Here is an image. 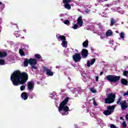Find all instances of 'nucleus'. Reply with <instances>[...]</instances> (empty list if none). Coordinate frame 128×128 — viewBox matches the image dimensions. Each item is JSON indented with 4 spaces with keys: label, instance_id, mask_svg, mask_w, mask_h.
<instances>
[{
    "label": "nucleus",
    "instance_id": "obj_1",
    "mask_svg": "<svg viewBox=\"0 0 128 128\" xmlns=\"http://www.w3.org/2000/svg\"><path fill=\"white\" fill-rule=\"evenodd\" d=\"M28 80V74L26 72H20V71H14L11 75L10 80L13 86H18L20 84H24Z\"/></svg>",
    "mask_w": 128,
    "mask_h": 128
},
{
    "label": "nucleus",
    "instance_id": "obj_2",
    "mask_svg": "<svg viewBox=\"0 0 128 128\" xmlns=\"http://www.w3.org/2000/svg\"><path fill=\"white\" fill-rule=\"evenodd\" d=\"M70 98L68 96L66 97V98L62 102H61L60 104L58 110L62 116H68V112L70 111V108L66 105L68 104V102Z\"/></svg>",
    "mask_w": 128,
    "mask_h": 128
},
{
    "label": "nucleus",
    "instance_id": "obj_3",
    "mask_svg": "<svg viewBox=\"0 0 128 128\" xmlns=\"http://www.w3.org/2000/svg\"><path fill=\"white\" fill-rule=\"evenodd\" d=\"M107 98H105V104H112L114 102V100H116V94L114 93H110L108 94Z\"/></svg>",
    "mask_w": 128,
    "mask_h": 128
},
{
    "label": "nucleus",
    "instance_id": "obj_4",
    "mask_svg": "<svg viewBox=\"0 0 128 128\" xmlns=\"http://www.w3.org/2000/svg\"><path fill=\"white\" fill-rule=\"evenodd\" d=\"M106 79L110 82H117L120 80V76H114L112 75H108L106 77Z\"/></svg>",
    "mask_w": 128,
    "mask_h": 128
},
{
    "label": "nucleus",
    "instance_id": "obj_5",
    "mask_svg": "<svg viewBox=\"0 0 128 128\" xmlns=\"http://www.w3.org/2000/svg\"><path fill=\"white\" fill-rule=\"evenodd\" d=\"M116 108V106H108L107 108V110H105L103 114L105 116H110L112 112H114V108Z\"/></svg>",
    "mask_w": 128,
    "mask_h": 128
},
{
    "label": "nucleus",
    "instance_id": "obj_6",
    "mask_svg": "<svg viewBox=\"0 0 128 128\" xmlns=\"http://www.w3.org/2000/svg\"><path fill=\"white\" fill-rule=\"evenodd\" d=\"M121 100L122 97H120L118 98V100L116 102V104H120L122 110H126V108H128V104H126V100H124L122 102H121Z\"/></svg>",
    "mask_w": 128,
    "mask_h": 128
},
{
    "label": "nucleus",
    "instance_id": "obj_7",
    "mask_svg": "<svg viewBox=\"0 0 128 128\" xmlns=\"http://www.w3.org/2000/svg\"><path fill=\"white\" fill-rule=\"evenodd\" d=\"M72 58L75 62H80V60H82V56H80V54L76 53L74 55H73Z\"/></svg>",
    "mask_w": 128,
    "mask_h": 128
},
{
    "label": "nucleus",
    "instance_id": "obj_8",
    "mask_svg": "<svg viewBox=\"0 0 128 128\" xmlns=\"http://www.w3.org/2000/svg\"><path fill=\"white\" fill-rule=\"evenodd\" d=\"M43 70H44V72H46V74L48 76H54V72H52L50 69H48V68L44 66Z\"/></svg>",
    "mask_w": 128,
    "mask_h": 128
},
{
    "label": "nucleus",
    "instance_id": "obj_9",
    "mask_svg": "<svg viewBox=\"0 0 128 128\" xmlns=\"http://www.w3.org/2000/svg\"><path fill=\"white\" fill-rule=\"evenodd\" d=\"M81 55L83 58H86L88 56V50L86 49H82L81 51Z\"/></svg>",
    "mask_w": 128,
    "mask_h": 128
},
{
    "label": "nucleus",
    "instance_id": "obj_10",
    "mask_svg": "<svg viewBox=\"0 0 128 128\" xmlns=\"http://www.w3.org/2000/svg\"><path fill=\"white\" fill-rule=\"evenodd\" d=\"M34 81H30L28 82V88L29 90H34Z\"/></svg>",
    "mask_w": 128,
    "mask_h": 128
},
{
    "label": "nucleus",
    "instance_id": "obj_11",
    "mask_svg": "<svg viewBox=\"0 0 128 128\" xmlns=\"http://www.w3.org/2000/svg\"><path fill=\"white\" fill-rule=\"evenodd\" d=\"M77 24L82 28V24H84V21H82V16H80L77 20Z\"/></svg>",
    "mask_w": 128,
    "mask_h": 128
},
{
    "label": "nucleus",
    "instance_id": "obj_12",
    "mask_svg": "<svg viewBox=\"0 0 128 128\" xmlns=\"http://www.w3.org/2000/svg\"><path fill=\"white\" fill-rule=\"evenodd\" d=\"M37 64L36 59L32 58L29 59V64H30V66H36Z\"/></svg>",
    "mask_w": 128,
    "mask_h": 128
},
{
    "label": "nucleus",
    "instance_id": "obj_13",
    "mask_svg": "<svg viewBox=\"0 0 128 128\" xmlns=\"http://www.w3.org/2000/svg\"><path fill=\"white\" fill-rule=\"evenodd\" d=\"M21 98L22 100H28V93H26V92H23L21 94Z\"/></svg>",
    "mask_w": 128,
    "mask_h": 128
},
{
    "label": "nucleus",
    "instance_id": "obj_14",
    "mask_svg": "<svg viewBox=\"0 0 128 128\" xmlns=\"http://www.w3.org/2000/svg\"><path fill=\"white\" fill-rule=\"evenodd\" d=\"M8 56V53L6 51L2 52L0 51V58H6Z\"/></svg>",
    "mask_w": 128,
    "mask_h": 128
},
{
    "label": "nucleus",
    "instance_id": "obj_15",
    "mask_svg": "<svg viewBox=\"0 0 128 128\" xmlns=\"http://www.w3.org/2000/svg\"><path fill=\"white\" fill-rule=\"evenodd\" d=\"M121 84L123 86H128V80L124 78L121 79Z\"/></svg>",
    "mask_w": 128,
    "mask_h": 128
},
{
    "label": "nucleus",
    "instance_id": "obj_16",
    "mask_svg": "<svg viewBox=\"0 0 128 128\" xmlns=\"http://www.w3.org/2000/svg\"><path fill=\"white\" fill-rule=\"evenodd\" d=\"M28 64H30V60L26 58L24 61V66L26 67L28 66Z\"/></svg>",
    "mask_w": 128,
    "mask_h": 128
},
{
    "label": "nucleus",
    "instance_id": "obj_17",
    "mask_svg": "<svg viewBox=\"0 0 128 128\" xmlns=\"http://www.w3.org/2000/svg\"><path fill=\"white\" fill-rule=\"evenodd\" d=\"M82 46L84 48H88V40L84 41L82 44Z\"/></svg>",
    "mask_w": 128,
    "mask_h": 128
},
{
    "label": "nucleus",
    "instance_id": "obj_18",
    "mask_svg": "<svg viewBox=\"0 0 128 128\" xmlns=\"http://www.w3.org/2000/svg\"><path fill=\"white\" fill-rule=\"evenodd\" d=\"M58 38H60V40H62V42L66 41V36H58Z\"/></svg>",
    "mask_w": 128,
    "mask_h": 128
},
{
    "label": "nucleus",
    "instance_id": "obj_19",
    "mask_svg": "<svg viewBox=\"0 0 128 128\" xmlns=\"http://www.w3.org/2000/svg\"><path fill=\"white\" fill-rule=\"evenodd\" d=\"M112 34V31L111 30H108L106 32V36H110Z\"/></svg>",
    "mask_w": 128,
    "mask_h": 128
},
{
    "label": "nucleus",
    "instance_id": "obj_20",
    "mask_svg": "<svg viewBox=\"0 0 128 128\" xmlns=\"http://www.w3.org/2000/svg\"><path fill=\"white\" fill-rule=\"evenodd\" d=\"M64 6L65 8H66L67 10H70V8H72V6L70 4H64Z\"/></svg>",
    "mask_w": 128,
    "mask_h": 128
},
{
    "label": "nucleus",
    "instance_id": "obj_21",
    "mask_svg": "<svg viewBox=\"0 0 128 128\" xmlns=\"http://www.w3.org/2000/svg\"><path fill=\"white\" fill-rule=\"evenodd\" d=\"M111 24H110V26H112L116 24V20L114 18H111V21H110Z\"/></svg>",
    "mask_w": 128,
    "mask_h": 128
},
{
    "label": "nucleus",
    "instance_id": "obj_22",
    "mask_svg": "<svg viewBox=\"0 0 128 128\" xmlns=\"http://www.w3.org/2000/svg\"><path fill=\"white\" fill-rule=\"evenodd\" d=\"M64 24H66V26H70V20H66L64 22Z\"/></svg>",
    "mask_w": 128,
    "mask_h": 128
},
{
    "label": "nucleus",
    "instance_id": "obj_23",
    "mask_svg": "<svg viewBox=\"0 0 128 128\" xmlns=\"http://www.w3.org/2000/svg\"><path fill=\"white\" fill-rule=\"evenodd\" d=\"M35 58H38V60H42V56L40 54H35Z\"/></svg>",
    "mask_w": 128,
    "mask_h": 128
},
{
    "label": "nucleus",
    "instance_id": "obj_24",
    "mask_svg": "<svg viewBox=\"0 0 128 128\" xmlns=\"http://www.w3.org/2000/svg\"><path fill=\"white\" fill-rule=\"evenodd\" d=\"M72 2V0H62V2L64 4H68L69 2Z\"/></svg>",
    "mask_w": 128,
    "mask_h": 128
},
{
    "label": "nucleus",
    "instance_id": "obj_25",
    "mask_svg": "<svg viewBox=\"0 0 128 128\" xmlns=\"http://www.w3.org/2000/svg\"><path fill=\"white\" fill-rule=\"evenodd\" d=\"M122 126H123V128H126L127 126V124H126V121H124L122 122Z\"/></svg>",
    "mask_w": 128,
    "mask_h": 128
},
{
    "label": "nucleus",
    "instance_id": "obj_26",
    "mask_svg": "<svg viewBox=\"0 0 128 128\" xmlns=\"http://www.w3.org/2000/svg\"><path fill=\"white\" fill-rule=\"evenodd\" d=\"M19 52L21 56H24V52L22 50L20 49Z\"/></svg>",
    "mask_w": 128,
    "mask_h": 128
},
{
    "label": "nucleus",
    "instance_id": "obj_27",
    "mask_svg": "<svg viewBox=\"0 0 128 128\" xmlns=\"http://www.w3.org/2000/svg\"><path fill=\"white\" fill-rule=\"evenodd\" d=\"M4 60L0 59V66H4Z\"/></svg>",
    "mask_w": 128,
    "mask_h": 128
},
{
    "label": "nucleus",
    "instance_id": "obj_28",
    "mask_svg": "<svg viewBox=\"0 0 128 128\" xmlns=\"http://www.w3.org/2000/svg\"><path fill=\"white\" fill-rule=\"evenodd\" d=\"M20 90H22V92L23 90H26V86L24 85H22L20 87Z\"/></svg>",
    "mask_w": 128,
    "mask_h": 128
},
{
    "label": "nucleus",
    "instance_id": "obj_29",
    "mask_svg": "<svg viewBox=\"0 0 128 128\" xmlns=\"http://www.w3.org/2000/svg\"><path fill=\"white\" fill-rule=\"evenodd\" d=\"M120 36L121 38H124V34L122 32L120 34Z\"/></svg>",
    "mask_w": 128,
    "mask_h": 128
},
{
    "label": "nucleus",
    "instance_id": "obj_30",
    "mask_svg": "<svg viewBox=\"0 0 128 128\" xmlns=\"http://www.w3.org/2000/svg\"><path fill=\"white\" fill-rule=\"evenodd\" d=\"M62 46H68V42H66V41H62Z\"/></svg>",
    "mask_w": 128,
    "mask_h": 128
},
{
    "label": "nucleus",
    "instance_id": "obj_31",
    "mask_svg": "<svg viewBox=\"0 0 128 128\" xmlns=\"http://www.w3.org/2000/svg\"><path fill=\"white\" fill-rule=\"evenodd\" d=\"M94 62H96V58L92 59V60H91V62H90V65L92 66V64H94Z\"/></svg>",
    "mask_w": 128,
    "mask_h": 128
},
{
    "label": "nucleus",
    "instance_id": "obj_32",
    "mask_svg": "<svg viewBox=\"0 0 128 128\" xmlns=\"http://www.w3.org/2000/svg\"><path fill=\"white\" fill-rule=\"evenodd\" d=\"M128 71H124L123 72V76H128Z\"/></svg>",
    "mask_w": 128,
    "mask_h": 128
},
{
    "label": "nucleus",
    "instance_id": "obj_33",
    "mask_svg": "<svg viewBox=\"0 0 128 128\" xmlns=\"http://www.w3.org/2000/svg\"><path fill=\"white\" fill-rule=\"evenodd\" d=\"M31 68L34 69V70H37L38 67H36V65H32Z\"/></svg>",
    "mask_w": 128,
    "mask_h": 128
},
{
    "label": "nucleus",
    "instance_id": "obj_34",
    "mask_svg": "<svg viewBox=\"0 0 128 128\" xmlns=\"http://www.w3.org/2000/svg\"><path fill=\"white\" fill-rule=\"evenodd\" d=\"M90 90H91L92 92H93L94 94H96V90H94V88H91Z\"/></svg>",
    "mask_w": 128,
    "mask_h": 128
},
{
    "label": "nucleus",
    "instance_id": "obj_35",
    "mask_svg": "<svg viewBox=\"0 0 128 128\" xmlns=\"http://www.w3.org/2000/svg\"><path fill=\"white\" fill-rule=\"evenodd\" d=\"M78 28V24H74L73 27L74 30H76Z\"/></svg>",
    "mask_w": 128,
    "mask_h": 128
},
{
    "label": "nucleus",
    "instance_id": "obj_36",
    "mask_svg": "<svg viewBox=\"0 0 128 128\" xmlns=\"http://www.w3.org/2000/svg\"><path fill=\"white\" fill-rule=\"evenodd\" d=\"M110 128H116V125H114V124H111L110 125Z\"/></svg>",
    "mask_w": 128,
    "mask_h": 128
},
{
    "label": "nucleus",
    "instance_id": "obj_37",
    "mask_svg": "<svg viewBox=\"0 0 128 128\" xmlns=\"http://www.w3.org/2000/svg\"><path fill=\"white\" fill-rule=\"evenodd\" d=\"M87 66L88 68H90V61H88L87 62Z\"/></svg>",
    "mask_w": 128,
    "mask_h": 128
},
{
    "label": "nucleus",
    "instance_id": "obj_38",
    "mask_svg": "<svg viewBox=\"0 0 128 128\" xmlns=\"http://www.w3.org/2000/svg\"><path fill=\"white\" fill-rule=\"evenodd\" d=\"M124 96H128V90L123 94Z\"/></svg>",
    "mask_w": 128,
    "mask_h": 128
},
{
    "label": "nucleus",
    "instance_id": "obj_39",
    "mask_svg": "<svg viewBox=\"0 0 128 128\" xmlns=\"http://www.w3.org/2000/svg\"><path fill=\"white\" fill-rule=\"evenodd\" d=\"M96 82H98V76L96 77Z\"/></svg>",
    "mask_w": 128,
    "mask_h": 128
},
{
    "label": "nucleus",
    "instance_id": "obj_40",
    "mask_svg": "<svg viewBox=\"0 0 128 128\" xmlns=\"http://www.w3.org/2000/svg\"><path fill=\"white\" fill-rule=\"evenodd\" d=\"M91 50H92V52H94V48L92 47Z\"/></svg>",
    "mask_w": 128,
    "mask_h": 128
},
{
    "label": "nucleus",
    "instance_id": "obj_41",
    "mask_svg": "<svg viewBox=\"0 0 128 128\" xmlns=\"http://www.w3.org/2000/svg\"><path fill=\"white\" fill-rule=\"evenodd\" d=\"M94 106H98V104H96V101H94Z\"/></svg>",
    "mask_w": 128,
    "mask_h": 128
},
{
    "label": "nucleus",
    "instance_id": "obj_42",
    "mask_svg": "<svg viewBox=\"0 0 128 128\" xmlns=\"http://www.w3.org/2000/svg\"><path fill=\"white\" fill-rule=\"evenodd\" d=\"M14 26H16V28H18V24H14Z\"/></svg>",
    "mask_w": 128,
    "mask_h": 128
},
{
    "label": "nucleus",
    "instance_id": "obj_43",
    "mask_svg": "<svg viewBox=\"0 0 128 128\" xmlns=\"http://www.w3.org/2000/svg\"><path fill=\"white\" fill-rule=\"evenodd\" d=\"M126 120H128V114H126Z\"/></svg>",
    "mask_w": 128,
    "mask_h": 128
},
{
    "label": "nucleus",
    "instance_id": "obj_44",
    "mask_svg": "<svg viewBox=\"0 0 128 128\" xmlns=\"http://www.w3.org/2000/svg\"><path fill=\"white\" fill-rule=\"evenodd\" d=\"M102 74H104V72H100V76H102Z\"/></svg>",
    "mask_w": 128,
    "mask_h": 128
},
{
    "label": "nucleus",
    "instance_id": "obj_45",
    "mask_svg": "<svg viewBox=\"0 0 128 128\" xmlns=\"http://www.w3.org/2000/svg\"><path fill=\"white\" fill-rule=\"evenodd\" d=\"M124 60H128V57L125 56L124 57Z\"/></svg>",
    "mask_w": 128,
    "mask_h": 128
},
{
    "label": "nucleus",
    "instance_id": "obj_46",
    "mask_svg": "<svg viewBox=\"0 0 128 128\" xmlns=\"http://www.w3.org/2000/svg\"><path fill=\"white\" fill-rule=\"evenodd\" d=\"M120 120H124V118H123V117H122V116H120Z\"/></svg>",
    "mask_w": 128,
    "mask_h": 128
},
{
    "label": "nucleus",
    "instance_id": "obj_47",
    "mask_svg": "<svg viewBox=\"0 0 128 128\" xmlns=\"http://www.w3.org/2000/svg\"><path fill=\"white\" fill-rule=\"evenodd\" d=\"M107 6L110 7V5L108 4H106Z\"/></svg>",
    "mask_w": 128,
    "mask_h": 128
},
{
    "label": "nucleus",
    "instance_id": "obj_48",
    "mask_svg": "<svg viewBox=\"0 0 128 128\" xmlns=\"http://www.w3.org/2000/svg\"><path fill=\"white\" fill-rule=\"evenodd\" d=\"M2 2H0V6L2 4Z\"/></svg>",
    "mask_w": 128,
    "mask_h": 128
},
{
    "label": "nucleus",
    "instance_id": "obj_49",
    "mask_svg": "<svg viewBox=\"0 0 128 128\" xmlns=\"http://www.w3.org/2000/svg\"><path fill=\"white\" fill-rule=\"evenodd\" d=\"M116 34H118V31H116Z\"/></svg>",
    "mask_w": 128,
    "mask_h": 128
},
{
    "label": "nucleus",
    "instance_id": "obj_50",
    "mask_svg": "<svg viewBox=\"0 0 128 128\" xmlns=\"http://www.w3.org/2000/svg\"><path fill=\"white\" fill-rule=\"evenodd\" d=\"M108 0H105L104 1H105V2H108Z\"/></svg>",
    "mask_w": 128,
    "mask_h": 128
},
{
    "label": "nucleus",
    "instance_id": "obj_51",
    "mask_svg": "<svg viewBox=\"0 0 128 128\" xmlns=\"http://www.w3.org/2000/svg\"><path fill=\"white\" fill-rule=\"evenodd\" d=\"M100 0V2L102 1V0Z\"/></svg>",
    "mask_w": 128,
    "mask_h": 128
},
{
    "label": "nucleus",
    "instance_id": "obj_52",
    "mask_svg": "<svg viewBox=\"0 0 128 128\" xmlns=\"http://www.w3.org/2000/svg\"><path fill=\"white\" fill-rule=\"evenodd\" d=\"M31 98H32V97Z\"/></svg>",
    "mask_w": 128,
    "mask_h": 128
}]
</instances>
